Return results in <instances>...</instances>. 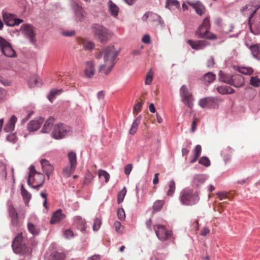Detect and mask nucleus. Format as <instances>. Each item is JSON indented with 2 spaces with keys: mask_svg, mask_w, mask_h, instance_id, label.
I'll list each match as a JSON object with an SVG mask.
<instances>
[{
  "mask_svg": "<svg viewBox=\"0 0 260 260\" xmlns=\"http://www.w3.org/2000/svg\"><path fill=\"white\" fill-rule=\"evenodd\" d=\"M119 53V51L116 50L114 46H108L96 52L95 57L97 59L101 58L103 55L104 56V63L99 66V72L108 75L116 64L115 58Z\"/></svg>",
  "mask_w": 260,
  "mask_h": 260,
  "instance_id": "1",
  "label": "nucleus"
},
{
  "mask_svg": "<svg viewBox=\"0 0 260 260\" xmlns=\"http://www.w3.org/2000/svg\"><path fill=\"white\" fill-rule=\"evenodd\" d=\"M12 247L15 253L19 254L25 257L31 255L32 249L27 240L23 238L22 233L18 234L12 243Z\"/></svg>",
  "mask_w": 260,
  "mask_h": 260,
  "instance_id": "2",
  "label": "nucleus"
},
{
  "mask_svg": "<svg viewBox=\"0 0 260 260\" xmlns=\"http://www.w3.org/2000/svg\"><path fill=\"white\" fill-rule=\"evenodd\" d=\"M199 199L198 192L192 189L185 188L180 192V200L183 205L192 206L197 203Z\"/></svg>",
  "mask_w": 260,
  "mask_h": 260,
  "instance_id": "3",
  "label": "nucleus"
},
{
  "mask_svg": "<svg viewBox=\"0 0 260 260\" xmlns=\"http://www.w3.org/2000/svg\"><path fill=\"white\" fill-rule=\"evenodd\" d=\"M44 181V175L41 173L37 172L35 167L31 166L29 168V173L27 179L28 184L34 188L38 189L43 185Z\"/></svg>",
  "mask_w": 260,
  "mask_h": 260,
  "instance_id": "4",
  "label": "nucleus"
},
{
  "mask_svg": "<svg viewBox=\"0 0 260 260\" xmlns=\"http://www.w3.org/2000/svg\"><path fill=\"white\" fill-rule=\"evenodd\" d=\"M210 27V19L209 17H206L203 21L202 24L199 27L196 31V34L200 38H207L214 40L216 39L215 35L211 34L209 31Z\"/></svg>",
  "mask_w": 260,
  "mask_h": 260,
  "instance_id": "5",
  "label": "nucleus"
},
{
  "mask_svg": "<svg viewBox=\"0 0 260 260\" xmlns=\"http://www.w3.org/2000/svg\"><path fill=\"white\" fill-rule=\"evenodd\" d=\"M94 35L102 43L106 42L111 37V33L105 27L99 24H94L92 27Z\"/></svg>",
  "mask_w": 260,
  "mask_h": 260,
  "instance_id": "6",
  "label": "nucleus"
},
{
  "mask_svg": "<svg viewBox=\"0 0 260 260\" xmlns=\"http://www.w3.org/2000/svg\"><path fill=\"white\" fill-rule=\"evenodd\" d=\"M69 166L66 167L62 171L64 177H69L75 172L77 166V156L75 152H70L68 154Z\"/></svg>",
  "mask_w": 260,
  "mask_h": 260,
  "instance_id": "7",
  "label": "nucleus"
},
{
  "mask_svg": "<svg viewBox=\"0 0 260 260\" xmlns=\"http://www.w3.org/2000/svg\"><path fill=\"white\" fill-rule=\"evenodd\" d=\"M70 130V126L63 123H57L53 127L52 137L57 140L62 139L67 135Z\"/></svg>",
  "mask_w": 260,
  "mask_h": 260,
  "instance_id": "8",
  "label": "nucleus"
},
{
  "mask_svg": "<svg viewBox=\"0 0 260 260\" xmlns=\"http://www.w3.org/2000/svg\"><path fill=\"white\" fill-rule=\"evenodd\" d=\"M181 101L187 106L191 109L193 107V98L185 85H182L180 89Z\"/></svg>",
  "mask_w": 260,
  "mask_h": 260,
  "instance_id": "9",
  "label": "nucleus"
},
{
  "mask_svg": "<svg viewBox=\"0 0 260 260\" xmlns=\"http://www.w3.org/2000/svg\"><path fill=\"white\" fill-rule=\"evenodd\" d=\"M0 47L3 54L9 57H15L16 56V53L13 49L11 45L5 39L0 37Z\"/></svg>",
  "mask_w": 260,
  "mask_h": 260,
  "instance_id": "10",
  "label": "nucleus"
},
{
  "mask_svg": "<svg viewBox=\"0 0 260 260\" xmlns=\"http://www.w3.org/2000/svg\"><path fill=\"white\" fill-rule=\"evenodd\" d=\"M153 229L158 238L162 241H166L172 236V232L167 230L165 226L161 224L154 225Z\"/></svg>",
  "mask_w": 260,
  "mask_h": 260,
  "instance_id": "11",
  "label": "nucleus"
},
{
  "mask_svg": "<svg viewBox=\"0 0 260 260\" xmlns=\"http://www.w3.org/2000/svg\"><path fill=\"white\" fill-rule=\"evenodd\" d=\"M3 19L5 24L10 26L18 25L23 22L22 19L16 18L14 15L7 13L3 14Z\"/></svg>",
  "mask_w": 260,
  "mask_h": 260,
  "instance_id": "12",
  "label": "nucleus"
},
{
  "mask_svg": "<svg viewBox=\"0 0 260 260\" xmlns=\"http://www.w3.org/2000/svg\"><path fill=\"white\" fill-rule=\"evenodd\" d=\"M21 30L22 32L29 39L31 43H34L35 42V34L34 32L32 25L30 24H23L21 26Z\"/></svg>",
  "mask_w": 260,
  "mask_h": 260,
  "instance_id": "13",
  "label": "nucleus"
},
{
  "mask_svg": "<svg viewBox=\"0 0 260 260\" xmlns=\"http://www.w3.org/2000/svg\"><path fill=\"white\" fill-rule=\"evenodd\" d=\"M187 4L194 9L198 15L201 16L205 13L206 8L200 2H193L188 1L187 2Z\"/></svg>",
  "mask_w": 260,
  "mask_h": 260,
  "instance_id": "14",
  "label": "nucleus"
},
{
  "mask_svg": "<svg viewBox=\"0 0 260 260\" xmlns=\"http://www.w3.org/2000/svg\"><path fill=\"white\" fill-rule=\"evenodd\" d=\"M187 42L193 49L197 50L203 49L208 45V42L204 40L195 41L192 40H188Z\"/></svg>",
  "mask_w": 260,
  "mask_h": 260,
  "instance_id": "15",
  "label": "nucleus"
},
{
  "mask_svg": "<svg viewBox=\"0 0 260 260\" xmlns=\"http://www.w3.org/2000/svg\"><path fill=\"white\" fill-rule=\"evenodd\" d=\"M95 73L94 63L93 61H87L85 62L84 74L88 78H92Z\"/></svg>",
  "mask_w": 260,
  "mask_h": 260,
  "instance_id": "16",
  "label": "nucleus"
},
{
  "mask_svg": "<svg viewBox=\"0 0 260 260\" xmlns=\"http://www.w3.org/2000/svg\"><path fill=\"white\" fill-rule=\"evenodd\" d=\"M44 120L42 118H40L36 120L30 121L27 125V130L29 132H34L40 128Z\"/></svg>",
  "mask_w": 260,
  "mask_h": 260,
  "instance_id": "17",
  "label": "nucleus"
},
{
  "mask_svg": "<svg viewBox=\"0 0 260 260\" xmlns=\"http://www.w3.org/2000/svg\"><path fill=\"white\" fill-rule=\"evenodd\" d=\"M41 164L43 171L47 176L48 178H49V176L51 175H52L53 172V167L50 164V162L47 160L45 159H42L41 160Z\"/></svg>",
  "mask_w": 260,
  "mask_h": 260,
  "instance_id": "18",
  "label": "nucleus"
},
{
  "mask_svg": "<svg viewBox=\"0 0 260 260\" xmlns=\"http://www.w3.org/2000/svg\"><path fill=\"white\" fill-rule=\"evenodd\" d=\"M215 102V98L208 97L201 99L199 104L203 108H210L214 107Z\"/></svg>",
  "mask_w": 260,
  "mask_h": 260,
  "instance_id": "19",
  "label": "nucleus"
},
{
  "mask_svg": "<svg viewBox=\"0 0 260 260\" xmlns=\"http://www.w3.org/2000/svg\"><path fill=\"white\" fill-rule=\"evenodd\" d=\"M65 217V215L62 213V210L58 209L53 214L50 221V223L54 224L58 223L63 220Z\"/></svg>",
  "mask_w": 260,
  "mask_h": 260,
  "instance_id": "20",
  "label": "nucleus"
},
{
  "mask_svg": "<svg viewBox=\"0 0 260 260\" xmlns=\"http://www.w3.org/2000/svg\"><path fill=\"white\" fill-rule=\"evenodd\" d=\"M244 78L243 76L239 74L233 75L232 85L239 88L244 85Z\"/></svg>",
  "mask_w": 260,
  "mask_h": 260,
  "instance_id": "21",
  "label": "nucleus"
},
{
  "mask_svg": "<svg viewBox=\"0 0 260 260\" xmlns=\"http://www.w3.org/2000/svg\"><path fill=\"white\" fill-rule=\"evenodd\" d=\"M17 120V117L15 116H12L4 127L5 132L6 133L13 132L14 130Z\"/></svg>",
  "mask_w": 260,
  "mask_h": 260,
  "instance_id": "22",
  "label": "nucleus"
},
{
  "mask_svg": "<svg viewBox=\"0 0 260 260\" xmlns=\"http://www.w3.org/2000/svg\"><path fill=\"white\" fill-rule=\"evenodd\" d=\"M216 78V75L212 72H208L202 77V81L204 83L208 85L213 82Z\"/></svg>",
  "mask_w": 260,
  "mask_h": 260,
  "instance_id": "23",
  "label": "nucleus"
},
{
  "mask_svg": "<svg viewBox=\"0 0 260 260\" xmlns=\"http://www.w3.org/2000/svg\"><path fill=\"white\" fill-rule=\"evenodd\" d=\"M72 8L74 10L77 19L80 20L83 17V10L82 8L75 3L72 4Z\"/></svg>",
  "mask_w": 260,
  "mask_h": 260,
  "instance_id": "24",
  "label": "nucleus"
},
{
  "mask_svg": "<svg viewBox=\"0 0 260 260\" xmlns=\"http://www.w3.org/2000/svg\"><path fill=\"white\" fill-rule=\"evenodd\" d=\"M54 122V118L52 117H49L45 122L41 132L43 133H48L49 132Z\"/></svg>",
  "mask_w": 260,
  "mask_h": 260,
  "instance_id": "25",
  "label": "nucleus"
},
{
  "mask_svg": "<svg viewBox=\"0 0 260 260\" xmlns=\"http://www.w3.org/2000/svg\"><path fill=\"white\" fill-rule=\"evenodd\" d=\"M217 90L221 94H232L235 92V90L228 86H218Z\"/></svg>",
  "mask_w": 260,
  "mask_h": 260,
  "instance_id": "26",
  "label": "nucleus"
},
{
  "mask_svg": "<svg viewBox=\"0 0 260 260\" xmlns=\"http://www.w3.org/2000/svg\"><path fill=\"white\" fill-rule=\"evenodd\" d=\"M141 115H139L136 118V119L133 122L129 132L131 135H133L136 133L138 126L141 122Z\"/></svg>",
  "mask_w": 260,
  "mask_h": 260,
  "instance_id": "27",
  "label": "nucleus"
},
{
  "mask_svg": "<svg viewBox=\"0 0 260 260\" xmlns=\"http://www.w3.org/2000/svg\"><path fill=\"white\" fill-rule=\"evenodd\" d=\"M7 165V160L3 158L0 159V170L1 171V175L2 177L6 179L7 176V173L6 171V167Z\"/></svg>",
  "mask_w": 260,
  "mask_h": 260,
  "instance_id": "28",
  "label": "nucleus"
},
{
  "mask_svg": "<svg viewBox=\"0 0 260 260\" xmlns=\"http://www.w3.org/2000/svg\"><path fill=\"white\" fill-rule=\"evenodd\" d=\"M249 49L251 50V54L253 56L258 59H260V49L259 45H253L249 47Z\"/></svg>",
  "mask_w": 260,
  "mask_h": 260,
  "instance_id": "29",
  "label": "nucleus"
},
{
  "mask_svg": "<svg viewBox=\"0 0 260 260\" xmlns=\"http://www.w3.org/2000/svg\"><path fill=\"white\" fill-rule=\"evenodd\" d=\"M180 7V3L177 0H167L166 7L170 10L178 9Z\"/></svg>",
  "mask_w": 260,
  "mask_h": 260,
  "instance_id": "30",
  "label": "nucleus"
},
{
  "mask_svg": "<svg viewBox=\"0 0 260 260\" xmlns=\"http://www.w3.org/2000/svg\"><path fill=\"white\" fill-rule=\"evenodd\" d=\"M109 10L112 16L116 17L118 14L119 8L111 1L108 2Z\"/></svg>",
  "mask_w": 260,
  "mask_h": 260,
  "instance_id": "31",
  "label": "nucleus"
},
{
  "mask_svg": "<svg viewBox=\"0 0 260 260\" xmlns=\"http://www.w3.org/2000/svg\"><path fill=\"white\" fill-rule=\"evenodd\" d=\"M77 224L78 228L81 231H84L86 229V222L85 219L80 217H77Z\"/></svg>",
  "mask_w": 260,
  "mask_h": 260,
  "instance_id": "32",
  "label": "nucleus"
},
{
  "mask_svg": "<svg viewBox=\"0 0 260 260\" xmlns=\"http://www.w3.org/2000/svg\"><path fill=\"white\" fill-rule=\"evenodd\" d=\"M51 260H64V255L63 253L58 252H53L50 255Z\"/></svg>",
  "mask_w": 260,
  "mask_h": 260,
  "instance_id": "33",
  "label": "nucleus"
},
{
  "mask_svg": "<svg viewBox=\"0 0 260 260\" xmlns=\"http://www.w3.org/2000/svg\"><path fill=\"white\" fill-rule=\"evenodd\" d=\"M238 71L244 75H250L253 73V70L251 68L239 67Z\"/></svg>",
  "mask_w": 260,
  "mask_h": 260,
  "instance_id": "34",
  "label": "nucleus"
},
{
  "mask_svg": "<svg viewBox=\"0 0 260 260\" xmlns=\"http://www.w3.org/2000/svg\"><path fill=\"white\" fill-rule=\"evenodd\" d=\"M205 180V177L203 175H197L194 176L193 179V183L197 186L199 185V184H202L204 182Z\"/></svg>",
  "mask_w": 260,
  "mask_h": 260,
  "instance_id": "35",
  "label": "nucleus"
},
{
  "mask_svg": "<svg viewBox=\"0 0 260 260\" xmlns=\"http://www.w3.org/2000/svg\"><path fill=\"white\" fill-rule=\"evenodd\" d=\"M126 192L127 190L126 187H124L123 189L118 193L117 197V203L118 204H120L123 201Z\"/></svg>",
  "mask_w": 260,
  "mask_h": 260,
  "instance_id": "36",
  "label": "nucleus"
},
{
  "mask_svg": "<svg viewBox=\"0 0 260 260\" xmlns=\"http://www.w3.org/2000/svg\"><path fill=\"white\" fill-rule=\"evenodd\" d=\"M27 228L29 232L32 235H38L39 234L38 229L32 223L28 222L27 223Z\"/></svg>",
  "mask_w": 260,
  "mask_h": 260,
  "instance_id": "37",
  "label": "nucleus"
},
{
  "mask_svg": "<svg viewBox=\"0 0 260 260\" xmlns=\"http://www.w3.org/2000/svg\"><path fill=\"white\" fill-rule=\"evenodd\" d=\"M62 91V89L52 90L48 96L49 100L51 102L56 95L60 94Z\"/></svg>",
  "mask_w": 260,
  "mask_h": 260,
  "instance_id": "38",
  "label": "nucleus"
},
{
  "mask_svg": "<svg viewBox=\"0 0 260 260\" xmlns=\"http://www.w3.org/2000/svg\"><path fill=\"white\" fill-rule=\"evenodd\" d=\"M169 189L168 190L167 194L168 196H172L175 192L176 189L175 183L174 181L172 180L169 183Z\"/></svg>",
  "mask_w": 260,
  "mask_h": 260,
  "instance_id": "39",
  "label": "nucleus"
},
{
  "mask_svg": "<svg viewBox=\"0 0 260 260\" xmlns=\"http://www.w3.org/2000/svg\"><path fill=\"white\" fill-rule=\"evenodd\" d=\"M21 193L24 200H29L31 194L25 189L23 184L21 186Z\"/></svg>",
  "mask_w": 260,
  "mask_h": 260,
  "instance_id": "40",
  "label": "nucleus"
},
{
  "mask_svg": "<svg viewBox=\"0 0 260 260\" xmlns=\"http://www.w3.org/2000/svg\"><path fill=\"white\" fill-rule=\"evenodd\" d=\"M98 175L100 178L103 177L106 183L109 181L110 179V175L106 171L103 170H99Z\"/></svg>",
  "mask_w": 260,
  "mask_h": 260,
  "instance_id": "41",
  "label": "nucleus"
},
{
  "mask_svg": "<svg viewBox=\"0 0 260 260\" xmlns=\"http://www.w3.org/2000/svg\"><path fill=\"white\" fill-rule=\"evenodd\" d=\"M83 46L86 50H90L93 48L94 44L91 41L84 40L83 41Z\"/></svg>",
  "mask_w": 260,
  "mask_h": 260,
  "instance_id": "42",
  "label": "nucleus"
},
{
  "mask_svg": "<svg viewBox=\"0 0 260 260\" xmlns=\"http://www.w3.org/2000/svg\"><path fill=\"white\" fill-rule=\"evenodd\" d=\"M153 73L151 70H150L147 73L145 83L146 85H150L153 80Z\"/></svg>",
  "mask_w": 260,
  "mask_h": 260,
  "instance_id": "43",
  "label": "nucleus"
},
{
  "mask_svg": "<svg viewBox=\"0 0 260 260\" xmlns=\"http://www.w3.org/2000/svg\"><path fill=\"white\" fill-rule=\"evenodd\" d=\"M220 80L223 82L232 85V80H233V75H225L224 76L220 77Z\"/></svg>",
  "mask_w": 260,
  "mask_h": 260,
  "instance_id": "44",
  "label": "nucleus"
},
{
  "mask_svg": "<svg viewBox=\"0 0 260 260\" xmlns=\"http://www.w3.org/2000/svg\"><path fill=\"white\" fill-rule=\"evenodd\" d=\"M199 163L206 167L210 166L211 162L209 159L205 156L202 157L199 160Z\"/></svg>",
  "mask_w": 260,
  "mask_h": 260,
  "instance_id": "45",
  "label": "nucleus"
},
{
  "mask_svg": "<svg viewBox=\"0 0 260 260\" xmlns=\"http://www.w3.org/2000/svg\"><path fill=\"white\" fill-rule=\"evenodd\" d=\"M102 224V221L100 218H95L94 220L92 229L94 231H98Z\"/></svg>",
  "mask_w": 260,
  "mask_h": 260,
  "instance_id": "46",
  "label": "nucleus"
},
{
  "mask_svg": "<svg viewBox=\"0 0 260 260\" xmlns=\"http://www.w3.org/2000/svg\"><path fill=\"white\" fill-rule=\"evenodd\" d=\"M143 105V102L142 101L141 102H138L137 104H136L134 107L133 114L137 115L138 113H139L141 111Z\"/></svg>",
  "mask_w": 260,
  "mask_h": 260,
  "instance_id": "47",
  "label": "nucleus"
},
{
  "mask_svg": "<svg viewBox=\"0 0 260 260\" xmlns=\"http://www.w3.org/2000/svg\"><path fill=\"white\" fill-rule=\"evenodd\" d=\"M250 84L254 87H258L260 85V79L257 76L252 77L250 80Z\"/></svg>",
  "mask_w": 260,
  "mask_h": 260,
  "instance_id": "48",
  "label": "nucleus"
},
{
  "mask_svg": "<svg viewBox=\"0 0 260 260\" xmlns=\"http://www.w3.org/2000/svg\"><path fill=\"white\" fill-rule=\"evenodd\" d=\"M114 227L115 231L118 233L121 234L123 230V226L121 225V223L118 221H116L114 223Z\"/></svg>",
  "mask_w": 260,
  "mask_h": 260,
  "instance_id": "49",
  "label": "nucleus"
},
{
  "mask_svg": "<svg viewBox=\"0 0 260 260\" xmlns=\"http://www.w3.org/2000/svg\"><path fill=\"white\" fill-rule=\"evenodd\" d=\"M164 204V201L158 200L154 203V205L153 206V209L155 210L159 211L161 209Z\"/></svg>",
  "mask_w": 260,
  "mask_h": 260,
  "instance_id": "50",
  "label": "nucleus"
},
{
  "mask_svg": "<svg viewBox=\"0 0 260 260\" xmlns=\"http://www.w3.org/2000/svg\"><path fill=\"white\" fill-rule=\"evenodd\" d=\"M231 149L229 148L227 150H224L222 152V155L224 157L225 160L228 161L231 158Z\"/></svg>",
  "mask_w": 260,
  "mask_h": 260,
  "instance_id": "51",
  "label": "nucleus"
},
{
  "mask_svg": "<svg viewBox=\"0 0 260 260\" xmlns=\"http://www.w3.org/2000/svg\"><path fill=\"white\" fill-rule=\"evenodd\" d=\"M7 140L12 143H15L17 141V138L15 134H11L7 136Z\"/></svg>",
  "mask_w": 260,
  "mask_h": 260,
  "instance_id": "52",
  "label": "nucleus"
},
{
  "mask_svg": "<svg viewBox=\"0 0 260 260\" xmlns=\"http://www.w3.org/2000/svg\"><path fill=\"white\" fill-rule=\"evenodd\" d=\"M7 96V91L5 89L0 87V103L4 101Z\"/></svg>",
  "mask_w": 260,
  "mask_h": 260,
  "instance_id": "53",
  "label": "nucleus"
},
{
  "mask_svg": "<svg viewBox=\"0 0 260 260\" xmlns=\"http://www.w3.org/2000/svg\"><path fill=\"white\" fill-rule=\"evenodd\" d=\"M93 178V176L90 172H87L85 176V182L89 183Z\"/></svg>",
  "mask_w": 260,
  "mask_h": 260,
  "instance_id": "54",
  "label": "nucleus"
},
{
  "mask_svg": "<svg viewBox=\"0 0 260 260\" xmlns=\"http://www.w3.org/2000/svg\"><path fill=\"white\" fill-rule=\"evenodd\" d=\"M64 235L67 239H70L74 236L73 232L70 229L64 231Z\"/></svg>",
  "mask_w": 260,
  "mask_h": 260,
  "instance_id": "55",
  "label": "nucleus"
},
{
  "mask_svg": "<svg viewBox=\"0 0 260 260\" xmlns=\"http://www.w3.org/2000/svg\"><path fill=\"white\" fill-rule=\"evenodd\" d=\"M201 146L200 145H197L194 149V155L196 156V157H199L201 155Z\"/></svg>",
  "mask_w": 260,
  "mask_h": 260,
  "instance_id": "56",
  "label": "nucleus"
},
{
  "mask_svg": "<svg viewBox=\"0 0 260 260\" xmlns=\"http://www.w3.org/2000/svg\"><path fill=\"white\" fill-rule=\"evenodd\" d=\"M118 217L120 220H123L125 218V212L123 209H119L117 211Z\"/></svg>",
  "mask_w": 260,
  "mask_h": 260,
  "instance_id": "57",
  "label": "nucleus"
},
{
  "mask_svg": "<svg viewBox=\"0 0 260 260\" xmlns=\"http://www.w3.org/2000/svg\"><path fill=\"white\" fill-rule=\"evenodd\" d=\"M9 215L11 218L18 217L17 213L13 207H11L9 209Z\"/></svg>",
  "mask_w": 260,
  "mask_h": 260,
  "instance_id": "58",
  "label": "nucleus"
},
{
  "mask_svg": "<svg viewBox=\"0 0 260 260\" xmlns=\"http://www.w3.org/2000/svg\"><path fill=\"white\" fill-rule=\"evenodd\" d=\"M133 168V165L131 164L127 165L124 167V173L126 175H129Z\"/></svg>",
  "mask_w": 260,
  "mask_h": 260,
  "instance_id": "59",
  "label": "nucleus"
},
{
  "mask_svg": "<svg viewBox=\"0 0 260 260\" xmlns=\"http://www.w3.org/2000/svg\"><path fill=\"white\" fill-rule=\"evenodd\" d=\"M199 121V119L198 118H194L191 124V132H194L196 129L197 123Z\"/></svg>",
  "mask_w": 260,
  "mask_h": 260,
  "instance_id": "60",
  "label": "nucleus"
},
{
  "mask_svg": "<svg viewBox=\"0 0 260 260\" xmlns=\"http://www.w3.org/2000/svg\"><path fill=\"white\" fill-rule=\"evenodd\" d=\"M217 195L220 200H223L228 198L226 192H219L217 193Z\"/></svg>",
  "mask_w": 260,
  "mask_h": 260,
  "instance_id": "61",
  "label": "nucleus"
},
{
  "mask_svg": "<svg viewBox=\"0 0 260 260\" xmlns=\"http://www.w3.org/2000/svg\"><path fill=\"white\" fill-rule=\"evenodd\" d=\"M214 64L215 62L213 57H210V58L207 61V65L208 67H212L214 66Z\"/></svg>",
  "mask_w": 260,
  "mask_h": 260,
  "instance_id": "62",
  "label": "nucleus"
},
{
  "mask_svg": "<svg viewBox=\"0 0 260 260\" xmlns=\"http://www.w3.org/2000/svg\"><path fill=\"white\" fill-rule=\"evenodd\" d=\"M142 42L146 44L150 43V37L149 35H146L142 38Z\"/></svg>",
  "mask_w": 260,
  "mask_h": 260,
  "instance_id": "63",
  "label": "nucleus"
},
{
  "mask_svg": "<svg viewBox=\"0 0 260 260\" xmlns=\"http://www.w3.org/2000/svg\"><path fill=\"white\" fill-rule=\"evenodd\" d=\"M11 223L14 226H17L18 224V217L11 218Z\"/></svg>",
  "mask_w": 260,
  "mask_h": 260,
  "instance_id": "64",
  "label": "nucleus"
}]
</instances>
